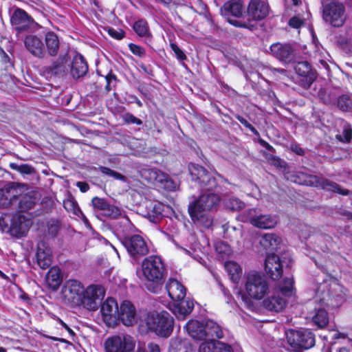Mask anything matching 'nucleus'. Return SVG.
<instances>
[{
    "mask_svg": "<svg viewBox=\"0 0 352 352\" xmlns=\"http://www.w3.org/2000/svg\"><path fill=\"white\" fill-rule=\"evenodd\" d=\"M220 201L219 197L212 192L202 194L188 206L190 217L195 224L210 228L213 224L211 211L215 210Z\"/></svg>",
    "mask_w": 352,
    "mask_h": 352,
    "instance_id": "1",
    "label": "nucleus"
},
{
    "mask_svg": "<svg viewBox=\"0 0 352 352\" xmlns=\"http://www.w3.org/2000/svg\"><path fill=\"white\" fill-rule=\"evenodd\" d=\"M245 293L239 292V296L248 307L254 309V303L251 300H261L269 293L270 284L261 272L256 271L249 272L244 279Z\"/></svg>",
    "mask_w": 352,
    "mask_h": 352,
    "instance_id": "2",
    "label": "nucleus"
},
{
    "mask_svg": "<svg viewBox=\"0 0 352 352\" xmlns=\"http://www.w3.org/2000/svg\"><path fill=\"white\" fill-rule=\"evenodd\" d=\"M164 265L162 259L157 256L145 258L141 265L140 278L146 281V286L152 292H157L164 277Z\"/></svg>",
    "mask_w": 352,
    "mask_h": 352,
    "instance_id": "3",
    "label": "nucleus"
},
{
    "mask_svg": "<svg viewBox=\"0 0 352 352\" xmlns=\"http://www.w3.org/2000/svg\"><path fill=\"white\" fill-rule=\"evenodd\" d=\"M34 203L32 196L19 195L18 189L12 184L0 189V208L19 209V212H24L32 208Z\"/></svg>",
    "mask_w": 352,
    "mask_h": 352,
    "instance_id": "4",
    "label": "nucleus"
},
{
    "mask_svg": "<svg viewBox=\"0 0 352 352\" xmlns=\"http://www.w3.org/2000/svg\"><path fill=\"white\" fill-rule=\"evenodd\" d=\"M285 177L287 180L300 185L320 188L325 190L337 192L342 195H347L349 194V191L347 189L342 188L338 184L316 175H307L301 172L294 173H287L285 174Z\"/></svg>",
    "mask_w": 352,
    "mask_h": 352,
    "instance_id": "5",
    "label": "nucleus"
},
{
    "mask_svg": "<svg viewBox=\"0 0 352 352\" xmlns=\"http://www.w3.org/2000/svg\"><path fill=\"white\" fill-rule=\"evenodd\" d=\"M144 322L148 330L160 337L167 338L173 330V318L164 311L148 314Z\"/></svg>",
    "mask_w": 352,
    "mask_h": 352,
    "instance_id": "6",
    "label": "nucleus"
},
{
    "mask_svg": "<svg viewBox=\"0 0 352 352\" xmlns=\"http://www.w3.org/2000/svg\"><path fill=\"white\" fill-rule=\"evenodd\" d=\"M344 293L342 287L336 279L329 283L324 282L320 285L317 296L320 301L327 306L337 307L344 301Z\"/></svg>",
    "mask_w": 352,
    "mask_h": 352,
    "instance_id": "7",
    "label": "nucleus"
},
{
    "mask_svg": "<svg viewBox=\"0 0 352 352\" xmlns=\"http://www.w3.org/2000/svg\"><path fill=\"white\" fill-rule=\"evenodd\" d=\"M8 218L9 215L7 214H3L0 217V227L3 232L8 229L7 232L16 237H21L26 234L31 225L30 219L25 218L21 212H17L12 217L10 226L8 228Z\"/></svg>",
    "mask_w": 352,
    "mask_h": 352,
    "instance_id": "8",
    "label": "nucleus"
},
{
    "mask_svg": "<svg viewBox=\"0 0 352 352\" xmlns=\"http://www.w3.org/2000/svg\"><path fill=\"white\" fill-rule=\"evenodd\" d=\"M135 348V340L127 334L109 336L104 342V352H134Z\"/></svg>",
    "mask_w": 352,
    "mask_h": 352,
    "instance_id": "9",
    "label": "nucleus"
},
{
    "mask_svg": "<svg viewBox=\"0 0 352 352\" xmlns=\"http://www.w3.org/2000/svg\"><path fill=\"white\" fill-rule=\"evenodd\" d=\"M287 342L294 351L308 349L315 344V336L306 329L289 330L287 333Z\"/></svg>",
    "mask_w": 352,
    "mask_h": 352,
    "instance_id": "10",
    "label": "nucleus"
},
{
    "mask_svg": "<svg viewBox=\"0 0 352 352\" xmlns=\"http://www.w3.org/2000/svg\"><path fill=\"white\" fill-rule=\"evenodd\" d=\"M105 295L104 287L100 285H90L84 289L80 305L89 311H96Z\"/></svg>",
    "mask_w": 352,
    "mask_h": 352,
    "instance_id": "11",
    "label": "nucleus"
},
{
    "mask_svg": "<svg viewBox=\"0 0 352 352\" xmlns=\"http://www.w3.org/2000/svg\"><path fill=\"white\" fill-rule=\"evenodd\" d=\"M142 177L157 187L167 190H174L175 184L169 178L168 175L155 168H144L141 170Z\"/></svg>",
    "mask_w": 352,
    "mask_h": 352,
    "instance_id": "12",
    "label": "nucleus"
},
{
    "mask_svg": "<svg viewBox=\"0 0 352 352\" xmlns=\"http://www.w3.org/2000/svg\"><path fill=\"white\" fill-rule=\"evenodd\" d=\"M246 219L253 226L259 229H272L277 224L275 216L263 214L256 208H251L245 212Z\"/></svg>",
    "mask_w": 352,
    "mask_h": 352,
    "instance_id": "13",
    "label": "nucleus"
},
{
    "mask_svg": "<svg viewBox=\"0 0 352 352\" xmlns=\"http://www.w3.org/2000/svg\"><path fill=\"white\" fill-rule=\"evenodd\" d=\"M221 14L230 23L236 27H246L245 23L232 20L231 16L242 17L245 13V7L242 0H230L226 1L221 8Z\"/></svg>",
    "mask_w": 352,
    "mask_h": 352,
    "instance_id": "14",
    "label": "nucleus"
},
{
    "mask_svg": "<svg viewBox=\"0 0 352 352\" xmlns=\"http://www.w3.org/2000/svg\"><path fill=\"white\" fill-rule=\"evenodd\" d=\"M10 23L13 28L21 33L29 30H34L38 23L25 10L16 8L10 16Z\"/></svg>",
    "mask_w": 352,
    "mask_h": 352,
    "instance_id": "15",
    "label": "nucleus"
},
{
    "mask_svg": "<svg viewBox=\"0 0 352 352\" xmlns=\"http://www.w3.org/2000/svg\"><path fill=\"white\" fill-rule=\"evenodd\" d=\"M324 21L334 27L342 26L345 21L344 7L339 3H331L326 6L323 10Z\"/></svg>",
    "mask_w": 352,
    "mask_h": 352,
    "instance_id": "16",
    "label": "nucleus"
},
{
    "mask_svg": "<svg viewBox=\"0 0 352 352\" xmlns=\"http://www.w3.org/2000/svg\"><path fill=\"white\" fill-rule=\"evenodd\" d=\"M189 171L192 179L198 182L201 188L208 191L213 190L217 186V179L210 175L204 168L197 164H191Z\"/></svg>",
    "mask_w": 352,
    "mask_h": 352,
    "instance_id": "17",
    "label": "nucleus"
},
{
    "mask_svg": "<svg viewBox=\"0 0 352 352\" xmlns=\"http://www.w3.org/2000/svg\"><path fill=\"white\" fill-rule=\"evenodd\" d=\"M100 313L104 322L109 327H113L119 321V308L113 298H107L101 305Z\"/></svg>",
    "mask_w": 352,
    "mask_h": 352,
    "instance_id": "18",
    "label": "nucleus"
},
{
    "mask_svg": "<svg viewBox=\"0 0 352 352\" xmlns=\"http://www.w3.org/2000/svg\"><path fill=\"white\" fill-rule=\"evenodd\" d=\"M84 289V286L80 281L69 280L66 281L62 292L66 300L75 305L80 306Z\"/></svg>",
    "mask_w": 352,
    "mask_h": 352,
    "instance_id": "19",
    "label": "nucleus"
},
{
    "mask_svg": "<svg viewBox=\"0 0 352 352\" xmlns=\"http://www.w3.org/2000/svg\"><path fill=\"white\" fill-rule=\"evenodd\" d=\"M123 245L133 257L142 256L148 252V248L144 239L140 235H133L126 238Z\"/></svg>",
    "mask_w": 352,
    "mask_h": 352,
    "instance_id": "20",
    "label": "nucleus"
},
{
    "mask_svg": "<svg viewBox=\"0 0 352 352\" xmlns=\"http://www.w3.org/2000/svg\"><path fill=\"white\" fill-rule=\"evenodd\" d=\"M23 43L25 49L32 56L39 58L45 57V47L41 37L35 34H28L23 38Z\"/></svg>",
    "mask_w": 352,
    "mask_h": 352,
    "instance_id": "21",
    "label": "nucleus"
},
{
    "mask_svg": "<svg viewBox=\"0 0 352 352\" xmlns=\"http://www.w3.org/2000/svg\"><path fill=\"white\" fill-rule=\"evenodd\" d=\"M283 263V261L274 254L267 256L265 262V270L272 279L278 280L281 277Z\"/></svg>",
    "mask_w": 352,
    "mask_h": 352,
    "instance_id": "22",
    "label": "nucleus"
},
{
    "mask_svg": "<svg viewBox=\"0 0 352 352\" xmlns=\"http://www.w3.org/2000/svg\"><path fill=\"white\" fill-rule=\"evenodd\" d=\"M119 320L124 325L130 327L136 322V309L131 302L124 300L119 308Z\"/></svg>",
    "mask_w": 352,
    "mask_h": 352,
    "instance_id": "23",
    "label": "nucleus"
},
{
    "mask_svg": "<svg viewBox=\"0 0 352 352\" xmlns=\"http://www.w3.org/2000/svg\"><path fill=\"white\" fill-rule=\"evenodd\" d=\"M194 308V302L190 299L173 301L169 305V309L179 320H184Z\"/></svg>",
    "mask_w": 352,
    "mask_h": 352,
    "instance_id": "24",
    "label": "nucleus"
},
{
    "mask_svg": "<svg viewBox=\"0 0 352 352\" xmlns=\"http://www.w3.org/2000/svg\"><path fill=\"white\" fill-rule=\"evenodd\" d=\"M269 6L264 1L251 0L248 8V13L250 17L254 20L264 19L268 14Z\"/></svg>",
    "mask_w": 352,
    "mask_h": 352,
    "instance_id": "25",
    "label": "nucleus"
},
{
    "mask_svg": "<svg viewBox=\"0 0 352 352\" xmlns=\"http://www.w3.org/2000/svg\"><path fill=\"white\" fill-rule=\"evenodd\" d=\"M286 305V300L279 295L276 289H274L273 294L263 301V306L270 311L280 312Z\"/></svg>",
    "mask_w": 352,
    "mask_h": 352,
    "instance_id": "26",
    "label": "nucleus"
},
{
    "mask_svg": "<svg viewBox=\"0 0 352 352\" xmlns=\"http://www.w3.org/2000/svg\"><path fill=\"white\" fill-rule=\"evenodd\" d=\"M166 288L168 296L173 301H180L184 299L186 294V289L177 280L169 278L166 283Z\"/></svg>",
    "mask_w": 352,
    "mask_h": 352,
    "instance_id": "27",
    "label": "nucleus"
},
{
    "mask_svg": "<svg viewBox=\"0 0 352 352\" xmlns=\"http://www.w3.org/2000/svg\"><path fill=\"white\" fill-rule=\"evenodd\" d=\"M270 50L272 55L279 60L290 62L293 58L294 50L290 45L274 43L271 45Z\"/></svg>",
    "mask_w": 352,
    "mask_h": 352,
    "instance_id": "28",
    "label": "nucleus"
},
{
    "mask_svg": "<svg viewBox=\"0 0 352 352\" xmlns=\"http://www.w3.org/2000/svg\"><path fill=\"white\" fill-rule=\"evenodd\" d=\"M36 261L39 267L44 270L48 268L52 263V250L44 243L38 245Z\"/></svg>",
    "mask_w": 352,
    "mask_h": 352,
    "instance_id": "29",
    "label": "nucleus"
},
{
    "mask_svg": "<svg viewBox=\"0 0 352 352\" xmlns=\"http://www.w3.org/2000/svg\"><path fill=\"white\" fill-rule=\"evenodd\" d=\"M199 352H233L232 347L222 342L210 340L202 342Z\"/></svg>",
    "mask_w": 352,
    "mask_h": 352,
    "instance_id": "30",
    "label": "nucleus"
},
{
    "mask_svg": "<svg viewBox=\"0 0 352 352\" xmlns=\"http://www.w3.org/2000/svg\"><path fill=\"white\" fill-rule=\"evenodd\" d=\"M88 71L87 64L83 56L80 54H76L72 60L71 74L75 78H78L84 75Z\"/></svg>",
    "mask_w": 352,
    "mask_h": 352,
    "instance_id": "31",
    "label": "nucleus"
},
{
    "mask_svg": "<svg viewBox=\"0 0 352 352\" xmlns=\"http://www.w3.org/2000/svg\"><path fill=\"white\" fill-rule=\"evenodd\" d=\"M186 329L189 336L195 340H201L206 338L204 324L197 320H189L186 324Z\"/></svg>",
    "mask_w": 352,
    "mask_h": 352,
    "instance_id": "32",
    "label": "nucleus"
},
{
    "mask_svg": "<svg viewBox=\"0 0 352 352\" xmlns=\"http://www.w3.org/2000/svg\"><path fill=\"white\" fill-rule=\"evenodd\" d=\"M45 281L50 289L56 290L63 281V274L60 269L57 266L51 267L46 274Z\"/></svg>",
    "mask_w": 352,
    "mask_h": 352,
    "instance_id": "33",
    "label": "nucleus"
},
{
    "mask_svg": "<svg viewBox=\"0 0 352 352\" xmlns=\"http://www.w3.org/2000/svg\"><path fill=\"white\" fill-rule=\"evenodd\" d=\"M163 207L161 203L147 201L146 204V211L144 215L151 222L156 223L162 214Z\"/></svg>",
    "mask_w": 352,
    "mask_h": 352,
    "instance_id": "34",
    "label": "nucleus"
},
{
    "mask_svg": "<svg viewBox=\"0 0 352 352\" xmlns=\"http://www.w3.org/2000/svg\"><path fill=\"white\" fill-rule=\"evenodd\" d=\"M282 243L281 238L274 233L265 234L260 240V244L266 250H277Z\"/></svg>",
    "mask_w": 352,
    "mask_h": 352,
    "instance_id": "35",
    "label": "nucleus"
},
{
    "mask_svg": "<svg viewBox=\"0 0 352 352\" xmlns=\"http://www.w3.org/2000/svg\"><path fill=\"white\" fill-rule=\"evenodd\" d=\"M294 69L299 76L306 78L307 87L314 81V74L311 72L310 65L307 61L297 63L294 66Z\"/></svg>",
    "mask_w": 352,
    "mask_h": 352,
    "instance_id": "36",
    "label": "nucleus"
},
{
    "mask_svg": "<svg viewBox=\"0 0 352 352\" xmlns=\"http://www.w3.org/2000/svg\"><path fill=\"white\" fill-rule=\"evenodd\" d=\"M168 352H193V349L188 340L173 338L170 341Z\"/></svg>",
    "mask_w": 352,
    "mask_h": 352,
    "instance_id": "37",
    "label": "nucleus"
},
{
    "mask_svg": "<svg viewBox=\"0 0 352 352\" xmlns=\"http://www.w3.org/2000/svg\"><path fill=\"white\" fill-rule=\"evenodd\" d=\"M45 45L48 54L50 56H56L59 50V39L57 35L52 32H49L45 35Z\"/></svg>",
    "mask_w": 352,
    "mask_h": 352,
    "instance_id": "38",
    "label": "nucleus"
},
{
    "mask_svg": "<svg viewBox=\"0 0 352 352\" xmlns=\"http://www.w3.org/2000/svg\"><path fill=\"white\" fill-rule=\"evenodd\" d=\"M294 282L292 278H284L282 283H280L274 289H276L278 293H281L283 296L290 297L295 294Z\"/></svg>",
    "mask_w": 352,
    "mask_h": 352,
    "instance_id": "39",
    "label": "nucleus"
},
{
    "mask_svg": "<svg viewBox=\"0 0 352 352\" xmlns=\"http://www.w3.org/2000/svg\"><path fill=\"white\" fill-rule=\"evenodd\" d=\"M224 267L228 273L231 280L235 283H238L242 275L241 267L234 261L226 262Z\"/></svg>",
    "mask_w": 352,
    "mask_h": 352,
    "instance_id": "40",
    "label": "nucleus"
},
{
    "mask_svg": "<svg viewBox=\"0 0 352 352\" xmlns=\"http://www.w3.org/2000/svg\"><path fill=\"white\" fill-rule=\"evenodd\" d=\"M65 67L63 65V60H57L51 65L44 67L42 69V72L47 78H50L53 76L62 74L65 72Z\"/></svg>",
    "mask_w": 352,
    "mask_h": 352,
    "instance_id": "41",
    "label": "nucleus"
},
{
    "mask_svg": "<svg viewBox=\"0 0 352 352\" xmlns=\"http://www.w3.org/2000/svg\"><path fill=\"white\" fill-rule=\"evenodd\" d=\"M204 330L206 333V338L217 337L221 338L223 337L221 327L212 320H208L204 324Z\"/></svg>",
    "mask_w": 352,
    "mask_h": 352,
    "instance_id": "42",
    "label": "nucleus"
},
{
    "mask_svg": "<svg viewBox=\"0 0 352 352\" xmlns=\"http://www.w3.org/2000/svg\"><path fill=\"white\" fill-rule=\"evenodd\" d=\"M314 324L319 328L324 327L329 322L327 312L324 309H318L312 316Z\"/></svg>",
    "mask_w": 352,
    "mask_h": 352,
    "instance_id": "43",
    "label": "nucleus"
},
{
    "mask_svg": "<svg viewBox=\"0 0 352 352\" xmlns=\"http://www.w3.org/2000/svg\"><path fill=\"white\" fill-rule=\"evenodd\" d=\"M133 29L140 36H150L148 23L144 20L141 19L136 21L133 25Z\"/></svg>",
    "mask_w": 352,
    "mask_h": 352,
    "instance_id": "44",
    "label": "nucleus"
},
{
    "mask_svg": "<svg viewBox=\"0 0 352 352\" xmlns=\"http://www.w3.org/2000/svg\"><path fill=\"white\" fill-rule=\"evenodd\" d=\"M215 250L219 257L224 259L230 256L232 254V250L228 244L223 242H219L215 245Z\"/></svg>",
    "mask_w": 352,
    "mask_h": 352,
    "instance_id": "45",
    "label": "nucleus"
},
{
    "mask_svg": "<svg viewBox=\"0 0 352 352\" xmlns=\"http://www.w3.org/2000/svg\"><path fill=\"white\" fill-rule=\"evenodd\" d=\"M225 206L230 210H239L244 207V203L237 198H230L225 201Z\"/></svg>",
    "mask_w": 352,
    "mask_h": 352,
    "instance_id": "46",
    "label": "nucleus"
},
{
    "mask_svg": "<svg viewBox=\"0 0 352 352\" xmlns=\"http://www.w3.org/2000/svg\"><path fill=\"white\" fill-rule=\"evenodd\" d=\"M102 214L109 218L116 219L121 215V210L118 207L109 204L102 212Z\"/></svg>",
    "mask_w": 352,
    "mask_h": 352,
    "instance_id": "47",
    "label": "nucleus"
},
{
    "mask_svg": "<svg viewBox=\"0 0 352 352\" xmlns=\"http://www.w3.org/2000/svg\"><path fill=\"white\" fill-rule=\"evenodd\" d=\"M338 107L342 111H346L352 107L351 100L346 96H342L338 98Z\"/></svg>",
    "mask_w": 352,
    "mask_h": 352,
    "instance_id": "48",
    "label": "nucleus"
},
{
    "mask_svg": "<svg viewBox=\"0 0 352 352\" xmlns=\"http://www.w3.org/2000/svg\"><path fill=\"white\" fill-rule=\"evenodd\" d=\"M10 167L12 169L16 170L23 174L29 175L32 173V172L34 171V168L28 164L18 165L16 164H11Z\"/></svg>",
    "mask_w": 352,
    "mask_h": 352,
    "instance_id": "49",
    "label": "nucleus"
},
{
    "mask_svg": "<svg viewBox=\"0 0 352 352\" xmlns=\"http://www.w3.org/2000/svg\"><path fill=\"white\" fill-rule=\"evenodd\" d=\"M91 202L94 208L95 209L102 211V212L109 205V204L106 201L105 199L97 197L93 198Z\"/></svg>",
    "mask_w": 352,
    "mask_h": 352,
    "instance_id": "50",
    "label": "nucleus"
},
{
    "mask_svg": "<svg viewBox=\"0 0 352 352\" xmlns=\"http://www.w3.org/2000/svg\"><path fill=\"white\" fill-rule=\"evenodd\" d=\"M129 48L134 55L138 56V57L142 58L145 56L146 50L144 47L140 45L133 43H129Z\"/></svg>",
    "mask_w": 352,
    "mask_h": 352,
    "instance_id": "51",
    "label": "nucleus"
},
{
    "mask_svg": "<svg viewBox=\"0 0 352 352\" xmlns=\"http://www.w3.org/2000/svg\"><path fill=\"white\" fill-rule=\"evenodd\" d=\"M352 137V129L349 126L344 127L342 135H337L336 138L342 142H349Z\"/></svg>",
    "mask_w": 352,
    "mask_h": 352,
    "instance_id": "52",
    "label": "nucleus"
},
{
    "mask_svg": "<svg viewBox=\"0 0 352 352\" xmlns=\"http://www.w3.org/2000/svg\"><path fill=\"white\" fill-rule=\"evenodd\" d=\"M137 352H161V350L158 344L150 342L146 346H138Z\"/></svg>",
    "mask_w": 352,
    "mask_h": 352,
    "instance_id": "53",
    "label": "nucleus"
},
{
    "mask_svg": "<svg viewBox=\"0 0 352 352\" xmlns=\"http://www.w3.org/2000/svg\"><path fill=\"white\" fill-rule=\"evenodd\" d=\"M101 171L102 173L107 175L109 176H111L116 179L122 180V181L125 180V177L124 175H122L120 173L116 172L113 170H111L109 168L102 167Z\"/></svg>",
    "mask_w": 352,
    "mask_h": 352,
    "instance_id": "54",
    "label": "nucleus"
},
{
    "mask_svg": "<svg viewBox=\"0 0 352 352\" xmlns=\"http://www.w3.org/2000/svg\"><path fill=\"white\" fill-rule=\"evenodd\" d=\"M170 48L175 52L179 60H182L186 58L185 54L175 43H170Z\"/></svg>",
    "mask_w": 352,
    "mask_h": 352,
    "instance_id": "55",
    "label": "nucleus"
},
{
    "mask_svg": "<svg viewBox=\"0 0 352 352\" xmlns=\"http://www.w3.org/2000/svg\"><path fill=\"white\" fill-rule=\"evenodd\" d=\"M124 120L129 124H135L137 125H141L142 124V122L140 119L130 113L124 115Z\"/></svg>",
    "mask_w": 352,
    "mask_h": 352,
    "instance_id": "56",
    "label": "nucleus"
},
{
    "mask_svg": "<svg viewBox=\"0 0 352 352\" xmlns=\"http://www.w3.org/2000/svg\"><path fill=\"white\" fill-rule=\"evenodd\" d=\"M109 34L113 38L116 39H122L124 36V32L122 30H116L113 28L109 30Z\"/></svg>",
    "mask_w": 352,
    "mask_h": 352,
    "instance_id": "57",
    "label": "nucleus"
},
{
    "mask_svg": "<svg viewBox=\"0 0 352 352\" xmlns=\"http://www.w3.org/2000/svg\"><path fill=\"white\" fill-rule=\"evenodd\" d=\"M302 23L301 19L294 16L289 20V25L294 28H298L302 25Z\"/></svg>",
    "mask_w": 352,
    "mask_h": 352,
    "instance_id": "58",
    "label": "nucleus"
},
{
    "mask_svg": "<svg viewBox=\"0 0 352 352\" xmlns=\"http://www.w3.org/2000/svg\"><path fill=\"white\" fill-rule=\"evenodd\" d=\"M64 207L67 210H74V213H76V210L79 211L78 208L76 209V205L75 203L71 200H67L66 201H64Z\"/></svg>",
    "mask_w": 352,
    "mask_h": 352,
    "instance_id": "59",
    "label": "nucleus"
},
{
    "mask_svg": "<svg viewBox=\"0 0 352 352\" xmlns=\"http://www.w3.org/2000/svg\"><path fill=\"white\" fill-rule=\"evenodd\" d=\"M237 119L241 124H243L247 128H249L252 131H256L255 129L245 118L241 116H238Z\"/></svg>",
    "mask_w": 352,
    "mask_h": 352,
    "instance_id": "60",
    "label": "nucleus"
},
{
    "mask_svg": "<svg viewBox=\"0 0 352 352\" xmlns=\"http://www.w3.org/2000/svg\"><path fill=\"white\" fill-rule=\"evenodd\" d=\"M76 185L82 192H87L89 188V185L83 182H78Z\"/></svg>",
    "mask_w": 352,
    "mask_h": 352,
    "instance_id": "61",
    "label": "nucleus"
},
{
    "mask_svg": "<svg viewBox=\"0 0 352 352\" xmlns=\"http://www.w3.org/2000/svg\"><path fill=\"white\" fill-rule=\"evenodd\" d=\"M112 79H115V76L112 75H107L106 76V80H107V85L105 87V89L107 91H109L111 89L110 87V83Z\"/></svg>",
    "mask_w": 352,
    "mask_h": 352,
    "instance_id": "62",
    "label": "nucleus"
},
{
    "mask_svg": "<svg viewBox=\"0 0 352 352\" xmlns=\"http://www.w3.org/2000/svg\"><path fill=\"white\" fill-rule=\"evenodd\" d=\"M340 338H345L346 336L344 334L340 333H336L333 335V338H335V339H338Z\"/></svg>",
    "mask_w": 352,
    "mask_h": 352,
    "instance_id": "63",
    "label": "nucleus"
},
{
    "mask_svg": "<svg viewBox=\"0 0 352 352\" xmlns=\"http://www.w3.org/2000/svg\"><path fill=\"white\" fill-rule=\"evenodd\" d=\"M338 352H349V350L346 347H342L338 350Z\"/></svg>",
    "mask_w": 352,
    "mask_h": 352,
    "instance_id": "64",
    "label": "nucleus"
}]
</instances>
